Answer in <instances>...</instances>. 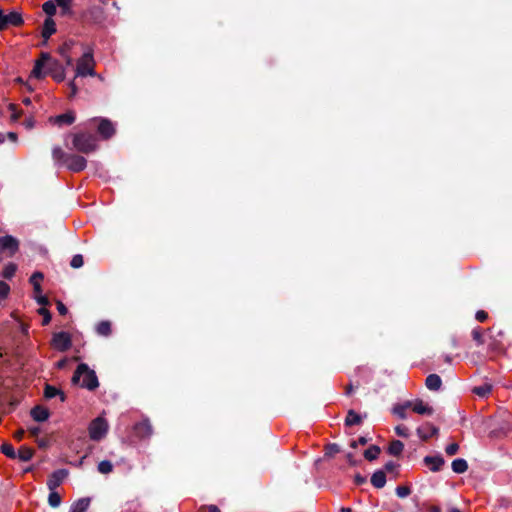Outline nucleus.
Wrapping results in <instances>:
<instances>
[{
	"label": "nucleus",
	"mask_w": 512,
	"mask_h": 512,
	"mask_svg": "<svg viewBox=\"0 0 512 512\" xmlns=\"http://www.w3.org/2000/svg\"><path fill=\"white\" fill-rule=\"evenodd\" d=\"M72 381L79 383L81 387L93 390L98 387V379L93 370H90L86 364H80L75 371Z\"/></svg>",
	"instance_id": "obj_1"
},
{
	"label": "nucleus",
	"mask_w": 512,
	"mask_h": 512,
	"mask_svg": "<svg viewBox=\"0 0 512 512\" xmlns=\"http://www.w3.org/2000/svg\"><path fill=\"white\" fill-rule=\"evenodd\" d=\"M94 76V59L91 53H84L76 66V77Z\"/></svg>",
	"instance_id": "obj_2"
},
{
	"label": "nucleus",
	"mask_w": 512,
	"mask_h": 512,
	"mask_svg": "<svg viewBox=\"0 0 512 512\" xmlns=\"http://www.w3.org/2000/svg\"><path fill=\"white\" fill-rule=\"evenodd\" d=\"M73 147L80 152H91L96 148V139L91 135L76 134L73 137Z\"/></svg>",
	"instance_id": "obj_3"
},
{
	"label": "nucleus",
	"mask_w": 512,
	"mask_h": 512,
	"mask_svg": "<svg viewBox=\"0 0 512 512\" xmlns=\"http://www.w3.org/2000/svg\"><path fill=\"white\" fill-rule=\"evenodd\" d=\"M108 431V424L102 417L94 419L89 426V436L92 440L102 439Z\"/></svg>",
	"instance_id": "obj_4"
},
{
	"label": "nucleus",
	"mask_w": 512,
	"mask_h": 512,
	"mask_svg": "<svg viewBox=\"0 0 512 512\" xmlns=\"http://www.w3.org/2000/svg\"><path fill=\"white\" fill-rule=\"evenodd\" d=\"M51 62V58L47 54H43L42 57L35 62L34 68L31 72V76L37 79L46 76L48 74Z\"/></svg>",
	"instance_id": "obj_5"
},
{
	"label": "nucleus",
	"mask_w": 512,
	"mask_h": 512,
	"mask_svg": "<svg viewBox=\"0 0 512 512\" xmlns=\"http://www.w3.org/2000/svg\"><path fill=\"white\" fill-rule=\"evenodd\" d=\"M19 248V242L10 235L0 237V251L6 252L8 256H13Z\"/></svg>",
	"instance_id": "obj_6"
},
{
	"label": "nucleus",
	"mask_w": 512,
	"mask_h": 512,
	"mask_svg": "<svg viewBox=\"0 0 512 512\" xmlns=\"http://www.w3.org/2000/svg\"><path fill=\"white\" fill-rule=\"evenodd\" d=\"M51 344L56 350L66 351L71 346V337L67 332L55 333Z\"/></svg>",
	"instance_id": "obj_7"
},
{
	"label": "nucleus",
	"mask_w": 512,
	"mask_h": 512,
	"mask_svg": "<svg viewBox=\"0 0 512 512\" xmlns=\"http://www.w3.org/2000/svg\"><path fill=\"white\" fill-rule=\"evenodd\" d=\"M67 476L68 472L64 469L53 472L47 480V487L49 491H56V489L63 483Z\"/></svg>",
	"instance_id": "obj_8"
},
{
	"label": "nucleus",
	"mask_w": 512,
	"mask_h": 512,
	"mask_svg": "<svg viewBox=\"0 0 512 512\" xmlns=\"http://www.w3.org/2000/svg\"><path fill=\"white\" fill-rule=\"evenodd\" d=\"M408 405L411 406V409L415 413L420 414V415L430 416L434 412V409L432 406H430L427 402H424L423 400H420V399L408 401Z\"/></svg>",
	"instance_id": "obj_9"
},
{
	"label": "nucleus",
	"mask_w": 512,
	"mask_h": 512,
	"mask_svg": "<svg viewBox=\"0 0 512 512\" xmlns=\"http://www.w3.org/2000/svg\"><path fill=\"white\" fill-rule=\"evenodd\" d=\"M23 22L22 16L16 11H12L7 15L3 14V20L1 22V29L3 30L8 26H19Z\"/></svg>",
	"instance_id": "obj_10"
},
{
	"label": "nucleus",
	"mask_w": 512,
	"mask_h": 512,
	"mask_svg": "<svg viewBox=\"0 0 512 512\" xmlns=\"http://www.w3.org/2000/svg\"><path fill=\"white\" fill-rule=\"evenodd\" d=\"M67 167L75 172L81 171L86 167V160L82 156H71L67 160Z\"/></svg>",
	"instance_id": "obj_11"
},
{
	"label": "nucleus",
	"mask_w": 512,
	"mask_h": 512,
	"mask_svg": "<svg viewBox=\"0 0 512 512\" xmlns=\"http://www.w3.org/2000/svg\"><path fill=\"white\" fill-rule=\"evenodd\" d=\"M98 132L102 137L109 138L114 134L115 129L113 124L109 120L100 119L98 125Z\"/></svg>",
	"instance_id": "obj_12"
},
{
	"label": "nucleus",
	"mask_w": 512,
	"mask_h": 512,
	"mask_svg": "<svg viewBox=\"0 0 512 512\" xmlns=\"http://www.w3.org/2000/svg\"><path fill=\"white\" fill-rule=\"evenodd\" d=\"M437 433L438 429L430 423H426L417 429V434L422 440H427Z\"/></svg>",
	"instance_id": "obj_13"
},
{
	"label": "nucleus",
	"mask_w": 512,
	"mask_h": 512,
	"mask_svg": "<svg viewBox=\"0 0 512 512\" xmlns=\"http://www.w3.org/2000/svg\"><path fill=\"white\" fill-rule=\"evenodd\" d=\"M423 461L433 472L439 471L444 464V459L441 456H426Z\"/></svg>",
	"instance_id": "obj_14"
},
{
	"label": "nucleus",
	"mask_w": 512,
	"mask_h": 512,
	"mask_svg": "<svg viewBox=\"0 0 512 512\" xmlns=\"http://www.w3.org/2000/svg\"><path fill=\"white\" fill-rule=\"evenodd\" d=\"M48 74H50L57 82H61L65 78L64 69L58 64V62L53 60L49 66Z\"/></svg>",
	"instance_id": "obj_15"
},
{
	"label": "nucleus",
	"mask_w": 512,
	"mask_h": 512,
	"mask_svg": "<svg viewBox=\"0 0 512 512\" xmlns=\"http://www.w3.org/2000/svg\"><path fill=\"white\" fill-rule=\"evenodd\" d=\"M50 121L59 126L70 125L75 121V115L72 112H67L65 114L50 118Z\"/></svg>",
	"instance_id": "obj_16"
},
{
	"label": "nucleus",
	"mask_w": 512,
	"mask_h": 512,
	"mask_svg": "<svg viewBox=\"0 0 512 512\" xmlns=\"http://www.w3.org/2000/svg\"><path fill=\"white\" fill-rule=\"evenodd\" d=\"M31 416L35 421L43 422L49 418V411L42 406H36L31 410Z\"/></svg>",
	"instance_id": "obj_17"
},
{
	"label": "nucleus",
	"mask_w": 512,
	"mask_h": 512,
	"mask_svg": "<svg viewBox=\"0 0 512 512\" xmlns=\"http://www.w3.org/2000/svg\"><path fill=\"white\" fill-rule=\"evenodd\" d=\"M55 31H56V24L52 18L48 17L44 22L42 36L45 39H48L53 33H55Z\"/></svg>",
	"instance_id": "obj_18"
},
{
	"label": "nucleus",
	"mask_w": 512,
	"mask_h": 512,
	"mask_svg": "<svg viewBox=\"0 0 512 512\" xmlns=\"http://www.w3.org/2000/svg\"><path fill=\"white\" fill-rule=\"evenodd\" d=\"M90 505L89 498H82L72 504L70 512H85Z\"/></svg>",
	"instance_id": "obj_19"
},
{
	"label": "nucleus",
	"mask_w": 512,
	"mask_h": 512,
	"mask_svg": "<svg viewBox=\"0 0 512 512\" xmlns=\"http://www.w3.org/2000/svg\"><path fill=\"white\" fill-rule=\"evenodd\" d=\"M442 381L441 378L436 374H430L426 378V387L429 390H438L441 387Z\"/></svg>",
	"instance_id": "obj_20"
},
{
	"label": "nucleus",
	"mask_w": 512,
	"mask_h": 512,
	"mask_svg": "<svg viewBox=\"0 0 512 512\" xmlns=\"http://www.w3.org/2000/svg\"><path fill=\"white\" fill-rule=\"evenodd\" d=\"M371 483L376 488H382L386 483V475L383 471H376L371 477Z\"/></svg>",
	"instance_id": "obj_21"
},
{
	"label": "nucleus",
	"mask_w": 512,
	"mask_h": 512,
	"mask_svg": "<svg viewBox=\"0 0 512 512\" xmlns=\"http://www.w3.org/2000/svg\"><path fill=\"white\" fill-rule=\"evenodd\" d=\"M42 279H43V274L40 272H35L30 277V283L33 285L34 293H36V294H40L42 292V289H41Z\"/></svg>",
	"instance_id": "obj_22"
},
{
	"label": "nucleus",
	"mask_w": 512,
	"mask_h": 512,
	"mask_svg": "<svg viewBox=\"0 0 512 512\" xmlns=\"http://www.w3.org/2000/svg\"><path fill=\"white\" fill-rule=\"evenodd\" d=\"M468 469V464L466 462V460L464 459H455L453 462H452V470L455 472V473H464L466 472Z\"/></svg>",
	"instance_id": "obj_23"
},
{
	"label": "nucleus",
	"mask_w": 512,
	"mask_h": 512,
	"mask_svg": "<svg viewBox=\"0 0 512 512\" xmlns=\"http://www.w3.org/2000/svg\"><path fill=\"white\" fill-rule=\"evenodd\" d=\"M32 456L33 450L26 446H22L18 453H16V458L24 462L31 460Z\"/></svg>",
	"instance_id": "obj_24"
},
{
	"label": "nucleus",
	"mask_w": 512,
	"mask_h": 512,
	"mask_svg": "<svg viewBox=\"0 0 512 512\" xmlns=\"http://www.w3.org/2000/svg\"><path fill=\"white\" fill-rule=\"evenodd\" d=\"M403 449L404 444L399 440H395L389 445L388 451L391 455L398 456L402 453Z\"/></svg>",
	"instance_id": "obj_25"
},
{
	"label": "nucleus",
	"mask_w": 512,
	"mask_h": 512,
	"mask_svg": "<svg viewBox=\"0 0 512 512\" xmlns=\"http://www.w3.org/2000/svg\"><path fill=\"white\" fill-rule=\"evenodd\" d=\"M408 408H411L410 405H408V401H406L405 403L403 404H399V405H396L394 406L393 408V413L398 416L399 418L401 419H405L406 418V410Z\"/></svg>",
	"instance_id": "obj_26"
},
{
	"label": "nucleus",
	"mask_w": 512,
	"mask_h": 512,
	"mask_svg": "<svg viewBox=\"0 0 512 512\" xmlns=\"http://www.w3.org/2000/svg\"><path fill=\"white\" fill-rule=\"evenodd\" d=\"M362 421V417L356 413L355 411L353 410H350L347 414V417H346V424L351 426V425H357V424H360Z\"/></svg>",
	"instance_id": "obj_27"
},
{
	"label": "nucleus",
	"mask_w": 512,
	"mask_h": 512,
	"mask_svg": "<svg viewBox=\"0 0 512 512\" xmlns=\"http://www.w3.org/2000/svg\"><path fill=\"white\" fill-rule=\"evenodd\" d=\"M57 395H60V398H61V401H65V396L64 394L59 391L57 388L53 387V386H49L47 385L46 388H45V396L47 398H53Z\"/></svg>",
	"instance_id": "obj_28"
},
{
	"label": "nucleus",
	"mask_w": 512,
	"mask_h": 512,
	"mask_svg": "<svg viewBox=\"0 0 512 512\" xmlns=\"http://www.w3.org/2000/svg\"><path fill=\"white\" fill-rule=\"evenodd\" d=\"M137 433L142 436H149L152 432L151 426L148 422H142L136 426Z\"/></svg>",
	"instance_id": "obj_29"
},
{
	"label": "nucleus",
	"mask_w": 512,
	"mask_h": 512,
	"mask_svg": "<svg viewBox=\"0 0 512 512\" xmlns=\"http://www.w3.org/2000/svg\"><path fill=\"white\" fill-rule=\"evenodd\" d=\"M48 503L51 507L56 508L61 504V496L57 491H50Z\"/></svg>",
	"instance_id": "obj_30"
},
{
	"label": "nucleus",
	"mask_w": 512,
	"mask_h": 512,
	"mask_svg": "<svg viewBox=\"0 0 512 512\" xmlns=\"http://www.w3.org/2000/svg\"><path fill=\"white\" fill-rule=\"evenodd\" d=\"M96 331L99 335L107 336L111 332V325L107 321L100 322L96 327Z\"/></svg>",
	"instance_id": "obj_31"
},
{
	"label": "nucleus",
	"mask_w": 512,
	"mask_h": 512,
	"mask_svg": "<svg viewBox=\"0 0 512 512\" xmlns=\"http://www.w3.org/2000/svg\"><path fill=\"white\" fill-rule=\"evenodd\" d=\"M379 454H380V449H379V447H377V446H371V447H369V448L365 451L364 456H365V458H366V459H368V460H374V459H376V458L379 456Z\"/></svg>",
	"instance_id": "obj_32"
},
{
	"label": "nucleus",
	"mask_w": 512,
	"mask_h": 512,
	"mask_svg": "<svg viewBox=\"0 0 512 512\" xmlns=\"http://www.w3.org/2000/svg\"><path fill=\"white\" fill-rule=\"evenodd\" d=\"M43 11L51 18L56 13V4L53 1H46L43 4Z\"/></svg>",
	"instance_id": "obj_33"
},
{
	"label": "nucleus",
	"mask_w": 512,
	"mask_h": 512,
	"mask_svg": "<svg viewBox=\"0 0 512 512\" xmlns=\"http://www.w3.org/2000/svg\"><path fill=\"white\" fill-rule=\"evenodd\" d=\"M73 0H55V3L62 9L64 14L71 11Z\"/></svg>",
	"instance_id": "obj_34"
},
{
	"label": "nucleus",
	"mask_w": 512,
	"mask_h": 512,
	"mask_svg": "<svg viewBox=\"0 0 512 512\" xmlns=\"http://www.w3.org/2000/svg\"><path fill=\"white\" fill-rule=\"evenodd\" d=\"M1 451L4 455H6L9 458H16V452L11 444L5 443L1 447Z\"/></svg>",
	"instance_id": "obj_35"
},
{
	"label": "nucleus",
	"mask_w": 512,
	"mask_h": 512,
	"mask_svg": "<svg viewBox=\"0 0 512 512\" xmlns=\"http://www.w3.org/2000/svg\"><path fill=\"white\" fill-rule=\"evenodd\" d=\"M474 393H476L478 396L485 397L488 395L491 391V385L484 384L482 386H478L474 388Z\"/></svg>",
	"instance_id": "obj_36"
},
{
	"label": "nucleus",
	"mask_w": 512,
	"mask_h": 512,
	"mask_svg": "<svg viewBox=\"0 0 512 512\" xmlns=\"http://www.w3.org/2000/svg\"><path fill=\"white\" fill-rule=\"evenodd\" d=\"M16 269H17V267L15 264H13V263L7 264L3 269V273H2L3 277L8 278V279L11 278L15 274Z\"/></svg>",
	"instance_id": "obj_37"
},
{
	"label": "nucleus",
	"mask_w": 512,
	"mask_h": 512,
	"mask_svg": "<svg viewBox=\"0 0 512 512\" xmlns=\"http://www.w3.org/2000/svg\"><path fill=\"white\" fill-rule=\"evenodd\" d=\"M112 464L109 461H101L98 465V470L102 474H107L112 471Z\"/></svg>",
	"instance_id": "obj_38"
},
{
	"label": "nucleus",
	"mask_w": 512,
	"mask_h": 512,
	"mask_svg": "<svg viewBox=\"0 0 512 512\" xmlns=\"http://www.w3.org/2000/svg\"><path fill=\"white\" fill-rule=\"evenodd\" d=\"M38 313L43 317V321H42L43 325H47L51 320L50 312L45 307H41L38 310Z\"/></svg>",
	"instance_id": "obj_39"
},
{
	"label": "nucleus",
	"mask_w": 512,
	"mask_h": 512,
	"mask_svg": "<svg viewBox=\"0 0 512 512\" xmlns=\"http://www.w3.org/2000/svg\"><path fill=\"white\" fill-rule=\"evenodd\" d=\"M410 493H411V490H410V488H409V487H407V486H398V487L396 488V494H397V496H398V497H400V498H405V497H407L408 495H410Z\"/></svg>",
	"instance_id": "obj_40"
},
{
	"label": "nucleus",
	"mask_w": 512,
	"mask_h": 512,
	"mask_svg": "<svg viewBox=\"0 0 512 512\" xmlns=\"http://www.w3.org/2000/svg\"><path fill=\"white\" fill-rule=\"evenodd\" d=\"M395 432L400 437H408L409 436V429L404 425H398L395 427Z\"/></svg>",
	"instance_id": "obj_41"
},
{
	"label": "nucleus",
	"mask_w": 512,
	"mask_h": 512,
	"mask_svg": "<svg viewBox=\"0 0 512 512\" xmlns=\"http://www.w3.org/2000/svg\"><path fill=\"white\" fill-rule=\"evenodd\" d=\"M10 287L7 283L0 281V299H4L8 296Z\"/></svg>",
	"instance_id": "obj_42"
},
{
	"label": "nucleus",
	"mask_w": 512,
	"mask_h": 512,
	"mask_svg": "<svg viewBox=\"0 0 512 512\" xmlns=\"http://www.w3.org/2000/svg\"><path fill=\"white\" fill-rule=\"evenodd\" d=\"M83 265V257L82 255H75L71 260V266L73 268H80Z\"/></svg>",
	"instance_id": "obj_43"
},
{
	"label": "nucleus",
	"mask_w": 512,
	"mask_h": 512,
	"mask_svg": "<svg viewBox=\"0 0 512 512\" xmlns=\"http://www.w3.org/2000/svg\"><path fill=\"white\" fill-rule=\"evenodd\" d=\"M34 298L37 301V303L42 305L43 307H45L46 305L49 304L48 298L46 296L42 295V292L40 294L34 293Z\"/></svg>",
	"instance_id": "obj_44"
},
{
	"label": "nucleus",
	"mask_w": 512,
	"mask_h": 512,
	"mask_svg": "<svg viewBox=\"0 0 512 512\" xmlns=\"http://www.w3.org/2000/svg\"><path fill=\"white\" fill-rule=\"evenodd\" d=\"M458 449L459 446L457 443H451L446 447L445 451L449 456H453L458 452Z\"/></svg>",
	"instance_id": "obj_45"
},
{
	"label": "nucleus",
	"mask_w": 512,
	"mask_h": 512,
	"mask_svg": "<svg viewBox=\"0 0 512 512\" xmlns=\"http://www.w3.org/2000/svg\"><path fill=\"white\" fill-rule=\"evenodd\" d=\"M9 108H10V110L12 111V114H11V119H12V121H17V120L19 119V117H20V113H18V112L16 111V107H15V105H13V104H11V105L9 106Z\"/></svg>",
	"instance_id": "obj_46"
},
{
	"label": "nucleus",
	"mask_w": 512,
	"mask_h": 512,
	"mask_svg": "<svg viewBox=\"0 0 512 512\" xmlns=\"http://www.w3.org/2000/svg\"><path fill=\"white\" fill-rule=\"evenodd\" d=\"M53 157L55 159H60L62 157L63 151L59 147H55L52 151Z\"/></svg>",
	"instance_id": "obj_47"
},
{
	"label": "nucleus",
	"mask_w": 512,
	"mask_h": 512,
	"mask_svg": "<svg viewBox=\"0 0 512 512\" xmlns=\"http://www.w3.org/2000/svg\"><path fill=\"white\" fill-rule=\"evenodd\" d=\"M486 318H487V313H486V312H484V311H478V312L476 313V319H477L478 321L483 322V321H485V320H486Z\"/></svg>",
	"instance_id": "obj_48"
},
{
	"label": "nucleus",
	"mask_w": 512,
	"mask_h": 512,
	"mask_svg": "<svg viewBox=\"0 0 512 512\" xmlns=\"http://www.w3.org/2000/svg\"><path fill=\"white\" fill-rule=\"evenodd\" d=\"M199 512H220V510L216 506H209L201 508Z\"/></svg>",
	"instance_id": "obj_49"
},
{
	"label": "nucleus",
	"mask_w": 512,
	"mask_h": 512,
	"mask_svg": "<svg viewBox=\"0 0 512 512\" xmlns=\"http://www.w3.org/2000/svg\"><path fill=\"white\" fill-rule=\"evenodd\" d=\"M6 138H7L9 141L13 142V143H16V142H17V134H16V133H14V132H8V133L6 134Z\"/></svg>",
	"instance_id": "obj_50"
},
{
	"label": "nucleus",
	"mask_w": 512,
	"mask_h": 512,
	"mask_svg": "<svg viewBox=\"0 0 512 512\" xmlns=\"http://www.w3.org/2000/svg\"><path fill=\"white\" fill-rule=\"evenodd\" d=\"M57 309H58L59 313L62 315H65L67 313V308L65 307V305L62 302L57 303Z\"/></svg>",
	"instance_id": "obj_51"
},
{
	"label": "nucleus",
	"mask_w": 512,
	"mask_h": 512,
	"mask_svg": "<svg viewBox=\"0 0 512 512\" xmlns=\"http://www.w3.org/2000/svg\"><path fill=\"white\" fill-rule=\"evenodd\" d=\"M69 86H70V88H71V95H72V96H74V95L76 94V92H77V88H76V84H75V82H74V81H71V82L69 83Z\"/></svg>",
	"instance_id": "obj_52"
},
{
	"label": "nucleus",
	"mask_w": 512,
	"mask_h": 512,
	"mask_svg": "<svg viewBox=\"0 0 512 512\" xmlns=\"http://www.w3.org/2000/svg\"><path fill=\"white\" fill-rule=\"evenodd\" d=\"M23 435H24V430H18L14 433V437L17 439V440H21L23 438Z\"/></svg>",
	"instance_id": "obj_53"
},
{
	"label": "nucleus",
	"mask_w": 512,
	"mask_h": 512,
	"mask_svg": "<svg viewBox=\"0 0 512 512\" xmlns=\"http://www.w3.org/2000/svg\"><path fill=\"white\" fill-rule=\"evenodd\" d=\"M29 431H30V433H31L32 435H34V436H35V435H37V434L39 433L40 429H39L38 427H31V428L29 429Z\"/></svg>",
	"instance_id": "obj_54"
},
{
	"label": "nucleus",
	"mask_w": 512,
	"mask_h": 512,
	"mask_svg": "<svg viewBox=\"0 0 512 512\" xmlns=\"http://www.w3.org/2000/svg\"><path fill=\"white\" fill-rule=\"evenodd\" d=\"M25 125L27 128H32L34 126V122L32 119H29V120L25 121Z\"/></svg>",
	"instance_id": "obj_55"
},
{
	"label": "nucleus",
	"mask_w": 512,
	"mask_h": 512,
	"mask_svg": "<svg viewBox=\"0 0 512 512\" xmlns=\"http://www.w3.org/2000/svg\"><path fill=\"white\" fill-rule=\"evenodd\" d=\"M66 364V360H61L57 363V367L58 368H63Z\"/></svg>",
	"instance_id": "obj_56"
},
{
	"label": "nucleus",
	"mask_w": 512,
	"mask_h": 512,
	"mask_svg": "<svg viewBox=\"0 0 512 512\" xmlns=\"http://www.w3.org/2000/svg\"><path fill=\"white\" fill-rule=\"evenodd\" d=\"M6 134L0 133V144H3L6 141Z\"/></svg>",
	"instance_id": "obj_57"
},
{
	"label": "nucleus",
	"mask_w": 512,
	"mask_h": 512,
	"mask_svg": "<svg viewBox=\"0 0 512 512\" xmlns=\"http://www.w3.org/2000/svg\"><path fill=\"white\" fill-rule=\"evenodd\" d=\"M23 103H24L25 105H30L31 100H30L29 98H25V99L23 100Z\"/></svg>",
	"instance_id": "obj_58"
},
{
	"label": "nucleus",
	"mask_w": 512,
	"mask_h": 512,
	"mask_svg": "<svg viewBox=\"0 0 512 512\" xmlns=\"http://www.w3.org/2000/svg\"><path fill=\"white\" fill-rule=\"evenodd\" d=\"M66 62L68 65L72 64V59L70 57H66Z\"/></svg>",
	"instance_id": "obj_59"
},
{
	"label": "nucleus",
	"mask_w": 512,
	"mask_h": 512,
	"mask_svg": "<svg viewBox=\"0 0 512 512\" xmlns=\"http://www.w3.org/2000/svg\"><path fill=\"white\" fill-rule=\"evenodd\" d=\"M342 512H351V510L349 508H342L341 510Z\"/></svg>",
	"instance_id": "obj_60"
},
{
	"label": "nucleus",
	"mask_w": 512,
	"mask_h": 512,
	"mask_svg": "<svg viewBox=\"0 0 512 512\" xmlns=\"http://www.w3.org/2000/svg\"><path fill=\"white\" fill-rule=\"evenodd\" d=\"M331 449H332V452H337V451H338V449L336 448V446H335V445H333V446L331 447Z\"/></svg>",
	"instance_id": "obj_61"
},
{
	"label": "nucleus",
	"mask_w": 512,
	"mask_h": 512,
	"mask_svg": "<svg viewBox=\"0 0 512 512\" xmlns=\"http://www.w3.org/2000/svg\"><path fill=\"white\" fill-rule=\"evenodd\" d=\"M431 512H441L438 508H432Z\"/></svg>",
	"instance_id": "obj_62"
},
{
	"label": "nucleus",
	"mask_w": 512,
	"mask_h": 512,
	"mask_svg": "<svg viewBox=\"0 0 512 512\" xmlns=\"http://www.w3.org/2000/svg\"><path fill=\"white\" fill-rule=\"evenodd\" d=\"M360 443H361V444H365V443H366V440H365L364 438H361V439H360Z\"/></svg>",
	"instance_id": "obj_63"
},
{
	"label": "nucleus",
	"mask_w": 512,
	"mask_h": 512,
	"mask_svg": "<svg viewBox=\"0 0 512 512\" xmlns=\"http://www.w3.org/2000/svg\"><path fill=\"white\" fill-rule=\"evenodd\" d=\"M450 512H460V511L458 509H456V508H453V509L450 510Z\"/></svg>",
	"instance_id": "obj_64"
}]
</instances>
